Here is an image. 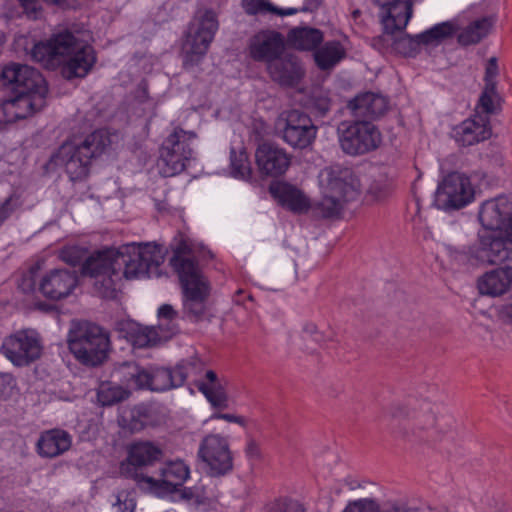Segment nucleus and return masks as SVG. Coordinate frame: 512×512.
<instances>
[{"instance_id":"obj_1","label":"nucleus","mask_w":512,"mask_h":512,"mask_svg":"<svg viewBox=\"0 0 512 512\" xmlns=\"http://www.w3.org/2000/svg\"><path fill=\"white\" fill-rule=\"evenodd\" d=\"M478 219L491 232L478 234L477 243L464 252L468 261L482 265L512 262V201L504 196L484 201Z\"/></svg>"},{"instance_id":"obj_2","label":"nucleus","mask_w":512,"mask_h":512,"mask_svg":"<svg viewBox=\"0 0 512 512\" xmlns=\"http://www.w3.org/2000/svg\"><path fill=\"white\" fill-rule=\"evenodd\" d=\"M164 257L159 246L150 243H131L118 249L94 251L82 263L83 276L96 278L116 270H123L126 279L158 276Z\"/></svg>"},{"instance_id":"obj_3","label":"nucleus","mask_w":512,"mask_h":512,"mask_svg":"<svg viewBox=\"0 0 512 512\" xmlns=\"http://www.w3.org/2000/svg\"><path fill=\"white\" fill-rule=\"evenodd\" d=\"M29 55L46 69L61 66V74L67 80L85 77L97 59L94 48L77 40L74 34H52L49 40L34 43Z\"/></svg>"},{"instance_id":"obj_4","label":"nucleus","mask_w":512,"mask_h":512,"mask_svg":"<svg viewBox=\"0 0 512 512\" xmlns=\"http://www.w3.org/2000/svg\"><path fill=\"white\" fill-rule=\"evenodd\" d=\"M110 144L109 136L102 130H96L85 137H73L66 140L51 155L47 167L64 169L70 181L85 180L90 173L92 160L103 154Z\"/></svg>"},{"instance_id":"obj_5","label":"nucleus","mask_w":512,"mask_h":512,"mask_svg":"<svg viewBox=\"0 0 512 512\" xmlns=\"http://www.w3.org/2000/svg\"><path fill=\"white\" fill-rule=\"evenodd\" d=\"M386 420L391 433L407 441L429 442L436 438V417L428 402L393 404L388 410Z\"/></svg>"},{"instance_id":"obj_6","label":"nucleus","mask_w":512,"mask_h":512,"mask_svg":"<svg viewBox=\"0 0 512 512\" xmlns=\"http://www.w3.org/2000/svg\"><path fill=\"white\" fill-rule=\"evenodd\" d=\"M319 182L322 199L315 204L314 211L322 218L338 217L344 205L359 196L358 180L349 168L326 167L319 174Z\"/></svg>"},{"instance_id":"obj_7","label":"nucleus","mask_w":512,"mask_h":512,"mask_svg":"<svg viewBox=\"0 0 512 512\" xmlns=\"http://www.w3.org/2000/svg\"><path fill=\"white\" fill-rule=\"evenodd\" d=\"M68 345L75 358L86 366L101 365L111 349L109 333L94 323L80 324L69 334Z\"/></svg>"},{"instance_id":"obj_8","label":"nucleus","mask_w":512,"mask_h":512,"mask_svg":"<svg viewBox=\"0 0 512 512\" xmlns=\"http://www.w3.org/2000/svg\"><path fill=\"white\" fill-rule=\"evenodd\" d=\"M341 150L349 156H362L378 149L382 143L379 128L371 121L347 120L338 125Z\"/></svg>"},{"instance_id":"obj_9","label":"nucleus","mask_w":512,"mask_h":512,"mask_svg":"<svg viewBox=\"0 0 512 512\" xmlns=\"http://www.w3.org/2000/svg\"><path fill=\"white\" fill-rule=\"evenodd\" d=\"M196 138L194 131L184 130L180 126L167 136L160 148V169L164 177L175 176L186 169L194 153L190 142Z\"/></svg>"},{"instance_id":"obj_10","label":"nucleus","mask_w":512,"mask_h":512,"mask_svg":"<svg viewBox=\"0 0 512 512\" xmlns=\"http://www.w3.org/2000/svg\"><path fill=\"white\" fill-rule=\"evenodd\" d=\"M162 456L161 448L151 442L134 443L129 448L127 463L121 465V472L144 490L147 487L145 478L153 475L155 471L153 467L161 460Z\"/></svg>"},{"instance_id":"obj_11","label":"nucleus","mask_w":512,"mask_h":512,"mask_svg":"<svg viewBox=\"0 0 512 512\" xmlns=\"http://www.w3.org/2000/svg\"><path fill=\"white\" fill-rule=\"evenodd\" d=\"M475 198V190L468 176L459 172L447 174L438 184L435 203L444 211L461 209Z\"/></svg>"},{"instance_id":"obj_12","label":"nucleus","mask_w":512,"mask_h":512,"mask_svg":"<svg viewBox=\"0 0 512 512\" xmlns=\"http://www.w3.org/2000/svg\"><path fill=\"white\" fill-rule=\"evenodd\" d=\"M2 354L15 366H28L42 354L39 334L33 329H22L7 336L1 345Z\"/></svg>"},{"instance_id":"obj_13","label":"nucleus","mask_w":512,"mask_h":512,"mask_svg":"<svg viewBox=\"0 0 512 512\" xmlns=\"http://www.w3.org/2000/svg\"><path fill=\"white\" fill-rule=\"evenodd\" d=\"M278 128L285 143L301 150L313 144L318 130L309 115L295 109L281 114Z\"/></svg>"},{"instance_id":"obj_14","label":"nucleus","mask_w":512,"mask_h":512,"mask_svg":"<svg viewBox=\"0 0 512 512\" xmlns=\"http://www.w3.org/2000/svg\"><path fill=\"white\" fill-rule=\"evenodd\" d=\"M449 34H378L373 37L372 45L382 53H397L403 56H415L422 45H438Z\"/></svg>"},{"instance_id":"obj_15","label":"nucleus","mask_w":512,"mask_h":512,"mask_svg":"<svg viewBox=\"0 0 512 512\" xmlns=\"http://www.w3.org/2000/svg\"><path fill=\"white\" fill-rule=\"evenodd\" d=\"M198 456L206 464L211 476H224L233 469L229 442L219 434H209L201 441Z\"/></svg>"},{"instance_id":"obj_16","label":"nucleus","mask_w":512,"mask_h":512,"mask_svg":"<svg viewBox=\"0 0 512 512\" xmlns=\"http://www.w3.org/2000/svg\"><path fill=\"white\" fill-rule=\"evenodd\" d=\"M183 291L184 315L193 322L203 320L207 312V299L210 294V285L203 274L180 279Z\"/></svg>"},{"instance_id":"obj_17","label":"nucleus","mask_w":512,"mask_h":512,"mask_svg":"<svg viewBox=\"0 0 512 512\" xmlns=\"http://www.w3.org/2000/svg\"><path fill=\"white\" fill-rule=\"evenodd\" d=\"M189 474V467L181 460L162 464L152 476L145 478L147 487L144 491L157 495L174 493L189 478Z\"/></svg>"},{"instance_id":"obj_18","label":"nucleus","mask_w":512,"mask_h":512,"mask_svg":"<svg viewBox=\"0 0 512 512\" xmlns=\"http://www.w3.org/2000/svg\"><path fill=\"white\" fill-rule=\"evenodd\" d=\"M0 83L4 87L11 88L14 93L31 92L33 89L48 92L46 81L41 73L26 64L12 62L4 66L0 74Z\"/></svg>"},{"instance_id":"obj_19","label":"nucleus","mask_w":512,"mask_h":512,"mask_svg":"<svg viewBox=\"0 0 512 512\" xmlns=\"http://www.w3.org/2000/svg\"><path fill=\"white\" fill-rule=\"evenodd\" d=\"M76 271L58 268L47 271L39 280L38 291L51 301H60L69 297L78 286Z\"/></svg>"},{"instance_id":"obj_20","label":"nucleus","mask_w":512,"mask_h":512,"mask_svg":"<svg viewBox=\"0 0 512 512\" xmlns=\"http://www.w3.org/2000/svg\"><path fill=\"white\" fill-rule=\"evenodd\" d=\"M255 160L262 176L276 178L287 172L292 156L276 144L263 143L255 151Z\"/></svg>"},{"instance_id":"obj_21","label":"nucleus","mask_w":512,"mask_h":512,"mask_svg":"<svg viewBox=\"0 0 512 512\" xmlns=\"http://www.w3.org/2000/svg\"><path fill=\"white\" fill-rule=\"evenodd\" d=\"M381 8L380 22L384 32H402L412 16L411 0H373Z\"/></svg>"},{"instance_id":"obj_22","label":"nucleus","mask_w":512,"mask_h":512,"mask_svg":"<svg viewBox=\"0 0 512 512\" xmlns=\"http://www.w3.org/2000/svg\"><path fill=\"white\" fill-rule=\"evenodd\" d=\"M347 108L355 119L372 122L388 111L389 101L381 94L365 92L351 99Z\"/></svg>"},{"instance_id":"obj_23","label":"nucleus","mask_w":512,"mask_h":512,"mask_svg":"<svg viewBox=\"0 0 512 512\" xmlns=\"http://www.w3.org/2000/svg\"><path fill=\"white\" fill-rule=\"evenodd\" d=\"M273 81L284 87H295L305 76V69L298 57L287 54L267 65Z\"/></svg>"},{"instance_id":"obj_24","label":"nucleus","mask_w":512,"mask_h":512,"mask_svg":"<svg viewBox=\"0 0 512 512\" xmlns=\"http://www.w3.org/2000/svg\"><path fill=\"white\" fill-rule=\"evenodd\" d=\"M15 94L3 102L4 110L15 119H25L45 106L48 92L33 89L31 92L17 91Z\"/></svg>"},{"instance_id":"obj_25","label":"nucleus","mask_w":512,"mask_h":512,"mask_svg":"<svg viewBox=\"0 0 512 512\" xmlns=\"http://www.w3.org/2000/svg\"><path fill=\"white\" fill-rule=\"evenodd\" d=\"M285 48L283 34H255L249 45L250 56L256 61L273 63Z\"/></svg>"},{"instance_id":"obj_26","label":"nucleus","mask_w":512,"mask_h":512,"mask_svg":"<svg viewBox=\"0 0 512 512\" xmlns=\"http://www.w3.org/2000/svg\"><path fill=\"white\" fill-rule=\"evenodd\" d=\"M214 34H185L181 45L183 68L190 71L204 59Z\"/></svg>"},{"instance_id":"obj_27","label":"nucleus","mask_w":512,"mask_h":512,"mask_svg":"<svg viewBox=\"0 0 512 512\" xmlns=\"http://www.w3.org/2000/svg\"><path fill=\"white\" fill-rule=\"evenodd\" d=\"M490 134L487 121L481 116L466 119L453 130L455 141L463 147L484 141L490 137Z\"/></svg>"},{"instance_id":"obj_28","label":"nucleus","mask_w":512,"mask_h":512,"mask_svg":"<svg viewBox=\"0 0 512 512\" xmlns=\"http://www.w3.org/2000/svg\"><path fill=\"white\" fill-rule=\"evenodd\" d=\"M316 67L325 73H331L347 56L344 42L330 40L322 42L312 54Z\"/></svg>"},{"instance_id":"obj_29","label":"nucleus","mask_w":512,"mask_h":512,"mask_svg":"<svg viewBox=\"0 0 512 512\" xmlns=\"http://www.w3.org/2000/svg\"><path fill=\"white\" fill-rule=\"evenodd\" d=\"M512 286V267L505 266L486 272L477 281L482 295L497 297L508 292Z\"/></svg>"},{"instance_id":"obj_30","label":"nucleus","mask_w":512,"mask_h":512,"mask_svg":"<svg viewBox=\"0 0 512 512\" xmlns=\"http://www.w3.org/2000/svg\"><path fill=\"white\" fill-rule=\"evenodd\" d=\"M269 192L278 203L287 209L301 213L310 207L308 198L295 186L286 182H276L269 186Z\"/></svg>"},{"instance_id":"obj_31","label":"nucleus","mask_w":512,"mask_h":512,"mask_svg":"<svg viewBox=\"0 0 512 512\" xmlns=\"http://www.w3.org/2000/svg\"><path fill=\"white\" fill-rule=\"evenodd\" d=\"M499 75L498 60L496 57L488 59L485 67L484 89L479 98V105L487 114L495 112V103L500 100L497 92V77Z\"/></svg>"},{"instance_id":"obj_32","label":"nucleus","mask_w":512,"mask_h":512,"mask_svg":"<svg viewBox=\"0 0 512 512\" xmlns=\"http://www.w3.org/2000/svg\"><path fill=\"white\" fill-rule=\"evenodd\" d=\"M71 436L61 429H51L41 434L38 442V453L42 457L53 458L63 454L71 446Z\"/></svg>"},{"instance_id":"obj_33","label":"nucleus","mask_w":512,"mask_h":512,"mask_svg":"<svg viewBox=\"0 0 512 512\" xmlns=\"http://www.w3.org/2000/svg\"><path fill=\"white\" fill-rule=\"evenodd\" d=\"M170 265L177 273L179 280L203 274L197 260L191 254L190 246L184 241L179 242L174 248Z\"/></svg>"},{"instance_id":"obj_34","label":"nucleus","mask_w":512,"mask_h":512,"mask_svg":"<svg viewBox=\"0 0 512 512\" xmlns=\"http://www.w3.org/2000/svg\"><path fill=\"white\" fill-rule=\"evenodd\" d=\"M497 18L494 15L485 16L472 21L467 27L463 26L460 18L438 23L424 32H488L497 29Z\"/></svg>"},{"instance_id":"obj_35","label":"nucleus","mask_w":512,"mask_h":512,"mask_svg":"<svg viewBox=\"0 0 512 512\" xmlns=\"http://www.w3.org/2000/svg\"><path fill=\"white\" fill-rule=\"evenodd\" d=\"M206 381L197 384V388L204 394L208 402L219 409L228 407V395L225 389V382L221 381L213 370L205 372Z\"/></svg>"},{"instance_id":"obj_36","label":"nucleus","mask_w":512,"mask_h":512,"mask_svg":"<svg viewBox=\"0 0 512 512\" xmlns=\"http://www.w3.org/2000/svg\"><path fill=\"white\" fill-rule=\"evenodd\" d=\"M125 331L127 340L137 348L152 347L162 342L154 326H143L130 322Z\"/></svg>"},{"instance_id":"obj_37","label":"nucleus","mask_w":512,"mask_h":512,"mask_svg":"<svg viewBox=\"0 0 512 512\" xmlns=\"http://www.w3.org/2000/svg\"><path fill=\"white\" fill-rule=\"evenodd\" d=\"M123 270H116L111 273L94 278L93 292L103 299L114 300L117 298L121 288Z\"/></svg>"},{"instance_id":"obj_38","label":"nucleus","mask_w":512,"mask_h":512,"mask_svg":"<svg viewBox=\"0 0 512 512\" xmlns=\"http://www.w3.org/2000/svg\"><path fill=\"white\" fill-rule=\"evenodd\" d=\"M413 509L402 503H388L380 506L375 500L363 498L348 502L342 512H410Z\"/></svg>"},{"instance_id":"obj_39","label":"nucleus","mask_w":512,"mask_h":512,"mask_svg":"<svg viewBox=\"0 0 512 512\" xmlns=\"http://www.w3.org/2000/svg\"><path fill=\"white\" fill-rule=\"evenodd\" d=\"M150 377V390L155 392H163L183 385V378L177 375L175 368H152Z\"/></svg>"},{"instance_id":"obj_40","label":"nucleus","mask_w":512,"mask_h":512,"mask_svg":"<svg viewBox=\"0 0 512 512\" xmlns=\"http://www.w3.org/2000/svg\"><path fill=\"white\" fill-rule=\"evenodd\" d=\"M50 6H55L61 10L76 9L80 6L78 0H42ZM23 9V13L28 19L36 20L42 15V7L39 0H18Z\"/></svg>"},{"instance_id":"obj_41","label":"nucleus","mask_w":512,"mask_h":512,"mask_svg":"<svg viewBox=\"0 0 512 512\" xmlns=\"http://www.w3.org/2000/svg\"><path fill=\"white\" fill-rule=\"evenodd\" d=\"M205 362L197 355L190 356L181 360L176 366V373L183 378V384L192 379L197 385L201 380L198 379L205 371Z\"/></svg>"},{"instance_id":"obj_42","label":"nucleus","mask_w":512,"mask_h":512,"mask_svg":"<svg viewBox=\"0 0 512 512\" xmlns=\"http://www.w3.org/2000/svg\"><path fill=\"white\" fill-rule=\"evenodd\" d=\"M242 6L246 13L250 15L273 14L277 16H287L298 12L296 8L281 9L274 6L268 0H242Z\"/></svg>"},{"instance_id":"obj_43","label":"nucleus","mask_w":512,"mask_h":512,"mask_svg":"<svg viewBox=\"0 0 512 512\" xmlns=\"http://www.w3.org/2000/svg\"><path fill=\"white\" fill-rule=\"evenodd\" d=\"M218 29L217 14L211 9L198 10L189 25V32H216Z\"/></svg>"},{"instance_id":"obj_44","label":"nucleus","mask_w":512,"mask_h":512,"mask_svg":"<svg viewBox=\"0 0 512 512\" xmlns=\"http://www.w3.org/2000/svg\"><path fill=\"white\" fill-rule=\"evenodd\" d=\"M129 396V392L112 382H102L97 390V399L102 406H112Z\"/></svg>"},{"instance_id":"obj_45","label":"nucleus","mask_w":512,"mask_h":512,"mask_svg":"<svg viewBox=\"0 0 512 512\" xmlns=\"http://www.w3.org/2000/svg\"><path fill=\"white\" fill-rule=\"evenodd\" d=\"M323 42V34H288L287 44L299 51H311L312 54Z\"/></svg>"},{"instance_id":"obj_46","label":"nucleus","mask_w":512,"mask_h":512,"mask_svg":"<svg viewBox=\"0 0 512 512\" xmlns=\"http://www.w3.org/2000/svg\"><path fill=\"white\" fill-rule=\"evenodd\" d=\"M231 174L240 179H249L252 174L250 162L246 152L241 151L236 153L234 149L231 150Z\"/></svg>"},{"instance_id":"obj_47","label":"nucleus","mask_w":512,"mask_h":512,"mask_svg":"<svg viewBox=\"0 0 512 512\" xmlns=\"http://www.w3.org/2000/svg\"><path fill=\"white\" fill-rule=\"evenodd\" d=\"M263 512H306V509L297 500L279 499L267 504Z\"/></svg>"},{"instance_id":"obj_48","label":"nucleus","mask_w":512,"mask_h":512,"mask_svg":"<svg viewBox=\"0 0 512 512\" xmlns=\"http://www.w3.org/2000/svg\"><path fill=\"white\" fill-rule=\"evenodd\" d=\"M181 496L183 499L188 501H193L194 504L198 507L211 504V498L207 495V492L203 486H195V487H185L181 491Z\"/></svg>"},{"instance_id":"obj_49","label":"nucleus","mask_w":512,"mask_h":512,"mask_svg":"<svg viewBox=\"0 0 512 512\" xmlns=\"http://www.w3.org/2000/svg\"><path fill=\"white\" fill-rule=\"evenodd\" d=\"M21 205L20 195L15 192L5 198L0 203V225L2 226Z\"/></svg>"},{"instance_id":"obj_50","label":"nucleus","mask_w":512,"mask_h":512,"mask_svg":"<svg viewBox=\"0 0 512 512\" xmlns=\"http://www.w3.org/2000/svg\"><path fill=\"white\" fill-rule=\"evenodd\" d=\"M83 258L84 251L78 246L65 247L60 251V259L71 266L79 265Z\"/></svg>"},{"instance_id":"obj_51","label":"nucleus","mask_w":512,"mask_h":512,"mask_svg":"<svg viewBox=\"0 0 512 512\" xmlns=\"http://www.w3.org/2000/svg\"><path fill=\"white\" fill-rule=\"evenodd\" d=\"M138 367L139 365L135 362H125L119 366L116 370V374L119 376L122 383L131 387L135 374L138 373Z\"/></svg>"},{"instance_id":"obj_52","label":"nucleus","mask_w":512,"mask_h":512,"mask_svg":"<svg viewBox=\"0 0 512 512\" xmlns=\"http://www.w3.org/2000/svg\"><path fill=\"white\" fill-rule=\"evenodd\" d=\"M154 327L162 342L172 338L179 330L178 322L163 319H158V324Z\"/></svg>"},{"instance_id":"obj_53","label":"nucleus","mask_w":512,"mask_h":512,"mask_svg":"<svg viewBox=\"0 0 512 512\" xmlns=\"http://www.w3.org/2000/svg\"><path fill=\"white\" fill-rule=\"evenodd\" d=\"M151 369H145L141 366L138 367V373L135 374V378L131 385L135 389H149L151 382Z\"/></svg>"},{"instance_id":"obj_54","label":"nucleus","mask_w":512,"mask_h":512,"mask_svg":"<svg viewBox=\"0 0 512 512\" xmlns=\"http://www.w3.org/2000/svg\"><path fill=\"white\" fill-rule=\"evenodd\" d=\"M157 318L178 322V312L170 304H163L158 308Z\"/></svg>"},{"instance_id":"obj_55","label":"nucleus","mask_w":512,"mask_h":512,"mask_svg":"<svg viewBox=\"0 0 512 512\" xmlns=\"http://www.w3.org/2000/svg\"><path fill=\"white\" fill-rule=\"evenodd\" d=\"M117 505L119 512H134L135 502L132 498H129L127 493H119L117 495Z\"/></svg>"},{"instance_id":"obj_56","label":"nucleus","mask_w":512,"mask_h":512,"mask_svg":"<svg viewBox=\"0 0 512 512\" xmlns=\"http://www.w3.org/2000/svg\"><path fill=\"white\" fill-rule=\"evenodd\" d=\"M450 34L449 36H452ZM457 36V41L462 46H469L473 44H477L482 40L483 34H455Z\"/></svg>"},{"instance_id":"obj_57","label":"nucleus","mask_w":512,"mask_h":512,"mask_svg":"<svg viewBox=\"0 0 512 512\" xmlns=\"http://www.w3.org/2000/svg\"><path fill=\"white\" fill-rule=\"evenodd\" d=\"M314 106L321 115H326L331 109V100L327 96H317L314 99Z\"/></svg>"},{"instance_id":"obj_58","label":"nucleus","mask_w":512,"mask_h":512,"mask_svg":"<svg viewBox=\"0 0 512 512\" xmlns=\"http://www.w3.org/2000/svg\"><path fill=\"white\" fill-rule=\"evenodd\" d=\"M211 419H222V420H225L227 422H231V423H237L241 426H245L246 424V421H245V418L242 417V416H237V415H234V414H222V413H215L211 416Z\"/></svg>"},{"instance_id":"obj_59","label":"nucleus","mask_w":512,"mask_h":512,"mask_svg":"<svg viewBox=\"0 0 512 512\" xmlns=\"http://www.w3.org/2000/svg\"><path fill=\"white\" fill-rule=\"evenodd\" d=\"M246 456L250 459H259L260 458V449L255 440L250 439L247 442L245 448Z\"/></svg>"},{"instance_id":"obj_60","label":"nucleus","mask_w":512,"mask_h":512,"mask_svg":"<svg viewBox=\"0 0 512 512\" xmlns=\"http://www.w3.org/2000/svg\"><path fill=\"white\" fill-rule=\"evenodd\" d=\"M58 32H89L88 29L84 28L83 23L79 24L76 22L67 24L64 28H61Z\"/></svg>"},{"instance_id":"obj_61","label":"nucleus","mask_w":512,"mask_h":512,"mask_svg":"<svg viewBox=\"0 0 512 512\" xmlns=\"http://www.w3.org/2000/svg\"><path fill=\"white\" fill-rule=\"evenodd\" d=\"M500 317L505 323L512 325V303L501 308Z\"/></svg>"},{"instance_id":"obj_62","label":"nucleus","mask_w":512,"mask_h":512,"mask_svg":"<svg viewBox=\"0 0 512 512\" xmlns=\"http://www.w3.org/2000/svg\"><path fill=\"white\" fill-rule=\"evenodd\" d=\"M303 332L306 335L313 337L314 340H316V341H319L321 338V335L319 334L316 325H314L312 323L306 324L303 328Z\"/></svg>"},{"instance_id":"obj_63","label":"nucleus","mask_w":512,"mask_h":512,"mask_svg":"<svg viewBox=\"0 0 512 512\" xmlns=\"http://www.w3.org/2000/svg\"><path fill=\"white\" fill-rule=\"evenodd\" d=\"M322 0H306L304 6L300 9L301 11H314L321 5Z\"/></svg>"},{"instance_id":"obj_64","label":"nucleus","mask_w":512,"mask_h":512,"mask_svg":"<svg viewBox=\"0 0 512 512\" xmlns=\"http://www.w3.org/2000/svg\"><path fill=\"white\" fill-rule=\"evenodd\" d=\"M20 287L24 292L32 291L34 289L33 279L31 277L23 278Z\"/></svg>"}]
</instances>
